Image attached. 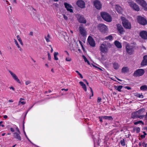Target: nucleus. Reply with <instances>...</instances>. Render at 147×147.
Wrapping results in <instances>:
<instances>
[{
	"mask_svg": "<svg viewBox=\"0 0 147 147\" xmlns=\"http://www.w3.org/2000/svg\"><path fill=\"white\" fill-rule=\"evenodd\" d=\"M136 133H139L140 131V128L139 127H137L136 128Z\"/></svg>",
	"mask_w": 147,
	"mask_h": 147,
	"instance_id": "obj_45",
	"label": "nucleus"
},
{
	"mask_svg": "<svg viewBox=\"0 0 147 147\" xmlns=\"http://www.w3.org/2000/svg\"><path fill=\"white\" fill-rule=\"evenodd\" d=\"M24 124L23 123V130H24V134H25V135L26 137V138L30 142H31V141H30V140L27 137V136L26 134V133H25V131H24Z\"/></svg>",
	"mask_w": 147,
	"mask_h": 147,
	"instance_id": "obj_39",
	"label": "nucleus"
},
{
	"mask_svg": "<svg viewBox=\"0 0 147 147\" xmlns=\"http://www.w3.org/2000/svg\"><path fill=\"white\" fill-rule=\"evenodd\" d=\"M59 53L58 52H55L54 53V59L55 60H57L58 59V58L57 57V55H58Z\"/></svg>",
	"mask_w": 147,
	"mask_h": 147,
	"instance_id": "obj_34",
	"label": "nucleus"
},
{
	"mask_svg": "<svg viewBox=\"0 0 147 147\" xmlns=\"http://www.w3.org/2000/svg\"><path fill=\"white\" fill-rule=\"evenodd\" d=\"M9 88L10 89H11L13 90H15V88L11 86L9 87Z\"/></svg>",
	"mask_w": 147,
	"mask_h": 147,
	"instance_id": "obj_58",
	"label": "nucleus"
},
{
	"mask_svg": "<svg viewBox=\"0 0 147 147\" xmlns=\"http://www.w3.org/2000/svg\"><path fill=\"white\" fill-rule=\"evenodd\" d=\"M10 131L12 132H13L14 131V130L13 129V128H10Z\"/></svg>",
	"mask_w": 147,
	"mask_h": 147,
	"instance_id": "obj_56",
	"label": "nucleus"
},
{
	"mask_svg": "<svg viewBox=\"0 0 147 147\" xmlns=\"http://www.w3.org/2000/svg\"><path fill=\"white\" fill-rule=\"evenodd\" d=\"M145 136L144 135H142L140 136V137L141 138H144L145 137Z\"/></svg>",
	"mask_w": 147,
	"mask_h": 147,
	"instance_id": "obj_55",
	"label": "nucleus"
},
{
	"mask_svg": "<svg viewBox=\"0 0 147 147\" xmlns=\"http://www.w3.org/2000/svg\"><path fill=\"white\" fill-rule=\"evenodd\" d=\"M142 144L143 147H147V143L145 144L144 142H143Z\"/></svg>",
	"mask_w": 147,
	"mask_h": 147,
	"instance_id": "obj_51",
	"label": "nucleus"
},
{
	"mask_svg": "<svg viewBox=\"0 0 147 147\" xmlns=\"http://www.w3.org/2000/svg\"><path fill=\"white\" fill-rule=\"evenodd\" d=\"M104 116H101L98 117V118L99 119V121L101 122H103L102 119H104Z\"/></svg>",
	"mask_w": 147,
	"mask_h": 147,
	"instance_id": "obj_40",
	"label": "nucleus"
},
{
	"mask_svg": "<svg viewBox=\"0 0 147 147\" xmlns=\"http://www.w3.org/2000/svg\"><path fill=\"white\" fill-rule=\"evenodd\" d=\"M13 134L14 137L15 138L17 139L19 141L21 140V138L19 134L17 132H15Z\"/></svg>",
	"mask_w": 147,
	"mask_h": 147,
	"instance_id": "obj_23",
	"label": "nucleus"
},
{
	"mask_svg": "<svg viewBox=\"0 0 147 147\" xmlns=\"http://www.w3.org/2000/svg\"><path fill=\"white\" fill-rule=\"evenodd\" d=\"M14 42H15V44H16V45L17 46L18 48L19 49V50L20 51H22V49L20 46L19 45V44H18V43L17 41V40H14Z\"/></svg>",
	"mask_w": 147,
	"mask_h": 147,
	"instance_id": "obj_36",
	"label": "nucleus"
},
{
	"mask_svg": "<svg viewBox=\"0 0 147 147\" xmlns=\"http://www.w3.org/2000/svg\"><path fill=\"white\" fill-rule=\"evenodd\" d=\"M114 44L115 46L118 48H121L122 46L121 43L118 41L115 40L114 42Z\"/></svg>",
	"mask_w": 147,
	"mask_h": 147,
	"instance_id": "obj_24",
	"label": "nucleus"
},
{
	"mask_svg": "<svg viewBox=\"0 0 147 147\" xmlns=\"http://www.w3.org/2000/svg\"><path fill=\"white\" fill-rule=\"evenodd\" d=\"M140 36L142 38L147 40V32L146 31H143L140 33Z\"/></svg>",
	"mask_w": 147,
	"mask_h": 147,
	"instance_id": "obj_17",
	"label": "nucleus"
},
{
	"mask_svg": "<svg viewBox=\"0 0 147 147\" xmlns=\"http://www.w3.org/2000/svg\"><path fill=\"white\" fill-rule=\"evenodd\" d=\"M133 46L129 45L127 44L125 45L126 51L127 53L130 55L132 54L134 52Z\"/></svg>",
	"mask_w": 147,
	"mask_h": 147,
	"instance_id": "obj_8",
	"label": "nucleus"
},
{
	"mask_svg": "<svg viewBox=\"0 0 147 147\" xmlns=\"http://www.w3.org/2000/svg\"><path fill=\"white\" fill-rule=\"evenodd\" d=\"M145 71L142 69H138L136 70L133 74V76L135 77H139L142 76L144 73Z\"/></svg>",
	"mask_w": 147,
	"mask_h": 147,
	"instance_id": "obj_6",
	"label": "nucleus"
},
{
	"mask_svg": "<svg viewBox=\"0 0 147 147\" xmlns=\"http://www.w3.org/2000/svg\"><path fill=\"white\" fill-rule=\"evenodd\" d=\"M29 35L32 36L33 35V33L32 32H30L29 33Z\"/></svg>",
	"mask_w": 147,
	"mask_h": 147,
	"instance_id": "obj_61",
	"label": "nucleus"
},
{
	"mask_svg": "<svg viewBox=\"0 0 147 147\" xmlns=\"http://www.w3.org/2000/svg\"><path fill=\"white\" fill-rule=\"evenodd\" d=\"M145 111V108L143 107L142 108L139 110L137 111L139 115L142 116L141 117H140L141 119H142L144 117L145 115H144V114Z\"/></svg>",
	"mask_w": 147,
	"mask_h": 147,
	"instance_id": "obj_15",
	"label": "nucleus"
},
{
	"mask_svg": "<svg viewBox=\"0 0 147 147\" xmlns=\"http://www.w3.org/2000/svg\"><path fill=\"white\" fill-rule=\"evenodd\" d=\"M147 65V55H145L144 56L143 60L142 61L141 65L142 66H144Z\"/></svg>",
	"mask_w": 147,
	"mask_h": 147,
	"instance_id": "obj_21",
	"label": "nucleus"
},
{
	"mask_svg": "<svg viewBox=\"0 0 147 147\" xmlns=\"http://www.w3.org/2000/svg\"><path fill=\"white\" fill-rule=\"evenodd\" d=\"M137 20L138 23L141 25H145L147 24V21L146 19L140 16L137 17Z\"/></svg>",
	"mask_w": 147,
	"mask_h": 147,
	"instance_id": "obj_5",
	"label": "nucleus"
},
{
	"mask_svg": "<svg viewBox=\"0 0 147 147\" xmlns=\"http://www.w3.org/2000/svg\"><path fill=\"white\" fill-rule=\"evenodd\" d=\"M140 123H141L143 125H144V122L141 120H139L134 122V124L135 125H137Z\"/></svg>",
	"mask_w": 147,
	"mask_h": 147,
	"instance_id": "obj_32",
	"label": "nucleus"
},
{
	"mask_svg": "<svg viewBox=\"0 0 147 147\" xmlns=\"http://www.w3.org/2000/svg\"><path fill=\"white\" fill-rule=\"evenodd\" d=\"M64 52L66 53V54L68 55V56H69V53H68V52L67 51H64Z\"/></svg>",
	"mask_w": 147,
	"mask_h": 147,
	"instance_id": "obj_57",
	"label": "nucleus"
},
{
	"mask_svg": "<svg viewBox=\"0 0 147 147\" xmlns=\"http://www.w3.org/2000/svg\"><path fill=\"white\" fill-rule=\"evenodd\" d=\"M135 96L137 97H138L143 98L144 97V96L142 95V93L140 94L138 92L135 93Z\"/></svg>",
	"mask_w": 147,
	"mask_h": 147,
	"instance_id": "obj_29",
	"label": "nucleus"
},
{
	"mask_svg": "<svg viewBox=\"0 0 147 147\" xmlns=\"http://www.w3.org/2000/svg\"><path fill=\"white\" fill-rule=\"evenodd\" d=\"M17 38L18 39H18H21V38L19 36V35H18L17 36Z\"/></svg>",
	"mask_w": 147,
	"mask_h": 147,
	"instance_id": "obj_62",
	"label": "nucleus"
},
{
	"mask_svg": "<svg viewBox=\"0 0 147 147\" xmlns=\"http://www.w3.org/2000/svg\"><path fill=\"white\" fill-rule=\"evenodd\" d=\"M64 5L67 11H69L70 12H73V10L71 9V8L72 7L71 5L66 2L64 3Z\"/></svg>",
	"mask_w": 147,
	"mask_h": 147,
	"instance_id": "obj_19",
	"label": "nucleus"
},
{
	"mask_svg": "<svg viewBox=\"0 0 147 147\" xmlns=\"http://www.w3.org/2000/svg\"><path fill=\"white\" fill-rule=\"evenodd\" d=\"M76 72H77L78 74L80 76V78L82 79L83 78L82 75L78 71H76Z\"/></svg>",
	"mask_w": 147,
	"mask_h": 147,
	"instance_id": "obj_41",
	"label": "nucleus"
},
{
	"mask_svg": "<svg viewBox=\"0 0 147 147\" xmlns=\"http://www.w3.org/2000/svg\"><path fill=\"white\" fill-rule=\"evenodd\" d=\"M136 1L143 7L146 8L147 6V4L144 0H136Z\"/></svg>",
	"mask_w": 147,
	"mask_h": 147,
	"instance_id": "obj_13",
	"label": "nucleus"
},
{
	"mask_svg": "<svg viewBox=\"0 0 147 147\" xmlns=\"http://www.w3.org/2000/svg\"><path fill=\"white\" fill-rule=\"evenodd\" d=\"M79 22L84 24L86 22V21L83 16H80L79 18L78 19Z\"/></svg>",
	"mask_w": 147,
	"mask_h": 147,
	"instance_id": "obj_20",
	"label": "nucleus"
},
{
	"mask_svg": "<svg viewBox=\"0 0 147 147\" xmlns=\"http://www.w3.org/2000/svg\"><path fill=\"white\" fill-rule=\"evenodd\" d=\"M120 143L121 145L123 146H125V140L124 139H123L122 140H121L120 141Z\"/></svg>",
	"mask_w": 147,
	"mask_h": 147,
	"instance_id": "obj_35",
	"label": "nucleus"
},
{
	"mask_svg": "<svg viewBox=\"0 0 147 147\" xmlns=\"http://www.w3.org/2000/svg\"><path fill=\"white\" fill-rule=\"evenodd\" d=\"M71 59L69 57H68L66 58V60L67 61H71Z\"/></svg>",
	"mask_w": 147,
	"mask_h": 147,
	"instance_id": "obj_48",
	"label": "nucleus"
},
{
	"mask_svg": "<svg viewBox=\"0 0 147 147\" xmlns=\"http://www.w3.org/2000/svg\"><path fill=\"white\" fill-rule=\"evenodd\" d=\"M9 102H13V100H9Z\"/></svg>",
	"mask_w": 147,
	"mask_h": 147,
	"instance_id": "obj_64",
	"label": "nucleus"
},
{
	"mask_svg": "<svg viewBox=\"0 0 147 147\" xmlns=\"http://www.w3.org/2000/svg\"><path fill=\"white\" fill-rule=\"evenodd\" d=\"M31 83V82L29 80L25 82V84L26 85L30 84Z\"/></svg>",
	"mask_w": 147,
	"mask_h": 147,
	"instance_id": "obj_47",
	"label": "nucleus"
},
{
	"mask_svg": "<svg viewBox=\"0 0 147 147\" xmlns=\"http://www.w3.org/2000/svg\"><path fill=\"white\" fill-rule=\"evenodd\" d=\"M113 67L115 69H119V65L117 63L114 62L113 63Z\"/></svg>",
	"mask_w": 147,
	"mask_h": 147,
	"instance_id": "obj_28",
	"label": "nucleus"
},
{
	"mask_svg": "<svg viewBox=\"0 0 147 147\" xmlns=\"http://www.w3.org/2000/svg\"><path fill=\"white\" fill-rule=\"evenodd\" d=\"M50 38V35L49 34H48L47 35V36H45V38L46 40V41L47 42H50V40H49V38Z\"/></svg>",
	"mask_w": 147,
	"mask_h": 147,
	"instance_id": "obj_38",
	"label": "nucleus"
},
{
	"mask_svg": "<svg viewBox=\"0 0 147 147\" xmlns=\"http://www.w3.org/2000/svg\"><path fill=\"white\" fill-rule=\"evenodd\" d=\"M111 45L109 42H104L101 44L99 49L100 51V54L101 56H103V53H107L109 49L111 48Z\"/></svg>",
	"mask_w": 147,
	"mask_h": 147,
	"instance_id": "obj_1",
	"label": "nucleus"
},
{
	"mask_svg": "<svg viewBox=\"0 0 147 147\" xmlns=\"http://www.w3.org/2000/svg\"><path fill=\"white\" fill-rule=\"evenodd\" d=\"M77 5L81 8H83L85 7V3L82 0H79L76 3Z\"/></svg>",
	"mask_w": 147,
	"mask_h": 147,
	"instance_id": "obj_16",
	"label": "nucleus"
},
{
	"mask_svg": "<svg viewBox=\"0 0 147 147\" xmlns=\"http://www.w3.org/2000/svg\"><path fill=\"white\" fill-rule=\"evenodd\" d=\"M63 18H64V19L66 20H67L68 18L67 16H66L64 14H63Z\"/></svg>",
	"mask_w": 147,
	"mask_h": 147,
	"instance_id": "obj_50",
	"label": "nucleus"
},
{
	"mask_svg": "<svg viewBox=\"0 0 147 147\" xmlns=\"http://www.w3.org/2000/svg\"><path fill=\"white\" fill-rule=\"evenodd\" d=\"M61 90H65V91H67L68 90V89H61Z\"/></svg>",
	"mask_w": 147,
	"mask_h": 147,
	"instance_id": "obj_59",
	"label": "nucleus"
},
{
	"mask_svg": "<svg viewBox=\"0 0 147 147\" xmlns=\"http://www.w3.org/2000/svg\"><path fill=\"white\" fill-rule=\"evenodd\" d=\"M87 40L90 46L92 47H95L96 44L95 41L92 36H89Z\"/></svg>",
	"mask_w": 147,
	"mask_h": 147,
	"instance_id": "obj_10",
	"label": "nucleus"
},
{
	"mask_svg": "<svg viewBox=\"0 0 147 147\" xmlns=\"http://www.w3.org/2000/svg\"><path fill=\"white\" fill-rule=\"evenodd\" d=\"M90 91H91V92L92 93V95L90 96V98H91V97L92 96H93V90H92V88L90 87Z\"/></svg>",
	"mask_w": 147,
	"mask_h": 147,
	"instance_id": "obj_44",
	"label": "nucleus"
},
{
	"mask_svg": "<svg viewBox=\"0 0 147 147\" xmlns=\"http://www.w3.org/2000/svg\"><path fill=\"white\" fill-rule=\"evenodd\" d=\"M100 15L103 19L106 22H110L112 21L111 16L107 12H101Z\"/></svg>",
	"mask_w": 147,
	"mask_h": 147,
	"instance_id": "obj_2",
	"label": "nucleus"
},
{
	"mask_svg": "<svg viewBox=\"0 0 147 147\" xmlns=\"http://www.w3.org/2000/svg\"><path fill=\"white\" fill-rule=\"evenodd\" d=\"M122 20V23L124 27L126 29L130 30L131 28V23L129 21L123 18Z\"/></svg>",
	"mask_w": 147,
	"mask_h": 147,
	"instance_id": "obj_3",
	"label": "nucleus"
},
{
	"mask_svg": "<svg viewBox=\"0 0 147 147\" xmlns=\"http://www.w3.org/2000/svg\"><path fill=\"white\" fill-rule=\"evenodd\" d=\"M83 80L86 83L88 86L89 85V83L86 80L84 79V80Z\"/></svg>",
	"mask_w": 147,
	"mask_h": 147,
	"instance_id": "obj_53",
	"label": "nucleus"
},
{
	"mask_svg": "<svg viewBox=\"0 0 147 147\" xmlns=\"http://www.w3.org/2000/svg\"><path fill=\"white\" fill-rule=\"evenodd\" d=\"M141 116L139 115L137 111L132 112L131 114V118L133 119H141Z\"/></svg>",
	"mask_w": 147,
	"mask_h": 147,
	"instance_id": "obj_14",
	"label": "nucleus"
},
{
	"mask_svg": "<svg viewBox=\"0 0 147 147\" xmlns=\"http://www.w3.org/2000/svg\"><path fill=\"white\" fill-rule=\"evenodd\" d=\"M115 9L119 13H121L122 11V9L121 7L117 5H116L115 6Z\"/></svg>",
	"mask_w": 147,
	"mask_h": 147,
	"instance_id": "obj_22",
	"label": "nucleus"
},
{
	"mask_svg": "<svg viewBox=\"0 0 147 147\" xmlns=\"http://www.w3.org/2000/svg\"><path fill=\"white\" fill-rule=\"evenodd\" d=\"M101 100H102V99L101 98H100V97H98V98L97 101V102L99 103V102H100Z\"/></svg>",
	"mask_w": 147,
	"mask_h": 147,
	"instance_id": "obj_46",
	"label": "nucleus"
},
{
	"mask_svg": "<svg viewBox=\"0 0 147 147\" xmlns=\"http://www.w3.org/2000/svg\"><path fill=\"white\" fill-rule=\"evenodd\" d=\"M79 83L85 92L87 91V88L86 85L82 82H80Z\"/></svg>",
	"mask_w": 147,
	"mask_h": 147,
	"instance_id": "obj_27",
	"label": "nucleus"
},
{
	"mask_svg": "<svg viewBox=\"0 0 147 147\" xmlns=\"http://www.w3.org/2000/svg\"><path fill=\"white\" fill-rule=\"evenodd\" d=\"M79 32L81 34L83 37L86 36V32L85 29V28L83 26H80L79 27Z\"/></svg>",
	"mask_w": 147,
	"mask_h": 147,
	"instance_id": "obj_12",
	"label": "nucleus"
},
{
	"mask_svg": "<svg viewBox=\"0 0 147 147\" xmlns=\"http://www.w3.org/2000/svg\"><path fill=\"white\" fill-rule=\"evenodd\" d=\"M18 40L19 41V42H20V44L22 45H23V43L22 42V40L21 39H18Z\"/></svg>",
	"mask_w": 147,
	"mask_h": 147,
	"instance_id": "obj_49",
	"label": "nucleus"
},
{
	"mask_svg": "<svg viewBox=\"0 0 147 147\" xmlns=\"http://www.w3.org/2000/svg\"><path fill=\"white\" fill-rule=\"evenodd\" d=\"M48 53V59L49 60H51V55L49 52H47Z\"/></svg>",
	"mask_w": 147,
	"mask_h": 147,
	"instance_id": "obj_43",
	"label": "nucleus"
},
{
	"mask_svg": "<svg viewBox=\"0 0 147 147\" xmlns=\"http://www.w3.org/2000/svg\"><path fill=\"white\" fill-rule=\"evenodd\" d=\"M9 72L10 74L12 76L13 78L15 81H16V82H17L19 83H21V82H20V81L18 78V77L15 74L12 72L11 71H9Z\"/></svg>",
	"mask_w": 147,
	"mask_h": 147,
	"instance_id": "obj_18",
	"label": "nucleus"
},
{
	"mask_svg": "<svg viewBox=\"0 0 147 147\" xmlns=\"http://www.w3.org/2000/svg\"><path fill=\"white\" fill-rule=\"evenodd\" d=\"M129 71V69L127 67H123L121 69V72L123 73H125Z\"/></svg>",
	"mask_w": 147,
	"mask_h": 147,
	"instance_id": "obj_26",
	"label": "nucleus"
},
{
	"mask_svg": "<svg viewBox=\"0 0 147 147\" xmlns=\"http://www.w3.org/2000/svg\"><path fill=\"white\" fill-rule=\"evenodd\" d=\"M104 119H107L109 120L112 121L113 118L111 116H104Z\"/></svg>",
	"mask_w": 147,
	"mask_h": 147,
	"instance_id": "obj_30",
	"label": "nucleus"
},
{
	"mask_svg": "<svg viewBox=\"0 0 147 147\" xmlns=\"http://www.w3.org/2000/svg\"><path fill=\"white\" fill-rule=\"evenodd\" d=\"M115 89L119 92L121 91V89L123 87L122 86H114Z\"/></svg>",
	"mask_w": 147,
	"mask_h": 147,
	"instance_id": "obj_25",
	"label": "nucleus"
},
{
	"mask_svg": "<svg viewBox=\"0 0 147 147\" xmlns=\"http://www.w3.org/2000/svg\"><path fill=\"white\" fill-rule=\"evenodd\" d=\"M128 3L130 7L135 11H138L140 10V8L136 3L133 1H131L128 2Z\"/></svg>",
	"mask_w": 147,
	"mask_h": 147,
	"instance_id": "obj_7",
	"label": "nucleus"
},
{
	"mask_svg": "<svg viewBox=\"0 0 147 147\" xmlns=\"http://www.w3.org/2000/svg\"><path fill=\"white\" fill-rule=\"evenodd\" d=\"M144 117L145 119L147 120V112L146 113V115H145Z\"/></svg>",
	"mask_w": 147,
	"mask_h": 147,
	"instance_id": "obj_54",
	"label": "nucleus"
},
{
	"mask_svg": "<svg viewBox=\"0 0 147 147\" xmlns=\"http://www.w3.org/2000/svg\"><path fill=\"white\" fill-rule=\"evenodd\" d=\"M140 89L142 91L146 90H147V86L145 85L142 86L140 87Z\"/></svg>",
	"mask_w": 147,
	"mask_h": 147,
	"instance_id": "obj_31",
	"label": "nucleus"
},
{
	"mask_svg": "<svg viewBox=\"0 0 147 147\" xmlns=\"http://www.w3.org/2000/svg\"><path fill=\"white\" fill-rule=\"evenodd\" d=\"M125 88L129 90H130L131 89V88H130V87H129V86H126L125 87Z\"/></svg>",
	"mask_w": 147,
	"mask_h": 147,
	"instance_id": "obj_52",
	"label": "nucleus"
},
{
	"mask_svg": "<svg viewBox=\"0 0 147 147\" xmlns=\"http://www.w3.org/2000/svg\"><path fill=\"white\" fill-rule=\"evenodd\" d=\"M143 133L144 134V135L145 136H146L147 135V134L145 132V131H143Z\"/></svg>",
	"mask_w": 147,
	"mask_h": 147,
	"instance_id": "obj_63",
	"label": "nucleus"
},
{
	"mask_svg": "<svg viewBox=\"0 0 147 147\" xmlns=\"http://www.w3.org/2000/svg\"><path fill=\"white\" fill-rule=\"evenodd\" d=\"M116 26L117 30L120 34H123L125 31L122 26L119 24H117Z\"/></svg>",
	"mask_w": 147,
	"mask_h": 147,
	"instance_id": "obj_11",
	"label": "nucleus"
},
{
	"mask_svg": "<svg viewBox=\"0 0 147 147\" xmlns=\"http://www.w3.org/2000/svg\"><path fill=\"white\" fill-rule=\"evenodd\" d=\"M82 57L83 58V59L84 60V61L85 62H87V63L89 64H90V62L88 60L86 57L84 55H82Z\"/></svg>",
	"mask_w": 147,
	"mask_h": 147,
	"instance_id": "obj_33",
	"label": "nucleus"
},
{
	"mask_svg": "<svg viewBox=\"0 0 147 147\" xmlns=\"http://www.w3.org/2000/svg\"><path fill=\"white\" fill-rule=\"evenodd\" d=\"M98 28L102 34H105L107 32L108 30L107 27L103 24H99L98 26Z\"/></svg>",
	"mask_w": 147,
	"mask_h": 147,
	"instance_id": "obj_4",
	"label": "nucleus"
},
{
	"mask_svg": "<svg viewBox=\"0 0 147 147\" xmlns=\"http://www.w3.org/2000/svg\"><path fill=\"white\" fill-rule=\"evenodd\" d=\"M7 116L6 115H5L3 116V118L5 119L7 118Z\"/></svg>",
	"mask_w": 147,
	"mask_h": 147,
	"instance_id": "obj_60",
	"label": "nucleus"
},
{
	"mask_svg": "<svg viewBox=\"0 0 147 147\" xmlns=\"http://www.w3.org/2000/svg\"><path fill=\"white\" fill-rule=\"evenodd\" d=\"M93 5L95 7L98 9H100L102 8V5L100 2L98 0H95L93 1Z\"/></svg>",
	"mask_w": 147,
	"mask_h": 147,
	"instance_id": "obj_9",
	"label": "nucleus"
},
{
	"mask_svg": "<svg viewBox=\"0 0 147 147\" xmlns=\"http://www.w3.org/2000/svg\"><path fill=\"white\" fill-rule=\"evenodd\" d=\"M105 39L107 40H108L109 39V40H111L113 39V37L112 35H110L106 37Z\"/></svg>",
	"mask_w": 147,
	"mask_h": 147,
	"instance_id": "obj_37",
	"label": "nucleus"
},
{
	"mask_svg": "<svg viewBox=\"0 0 147 147\" xmlns=\"http://www.w3.org/2000/svg\"><path fill=\"white\" fill-rule=\"evenodd\" d=\"M21 103L22 105H24L26 104V102L24 101H20L18 102V105H20Z\"/></svg>",
	"mask_w": 147,
	"mask_h": 147,
	"instance_id": "obj_42",
	"label": "nucleus"
}]
</instances>
